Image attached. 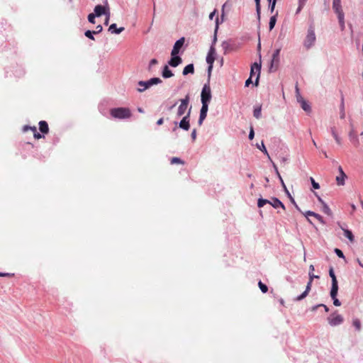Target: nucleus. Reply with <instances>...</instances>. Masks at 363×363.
I'll use <instances>...</instances> for the list:
<instances>
[{
    "instance_id": "f257e3e1",
    "label": "nucleus",
    "mask_w": 363,
    "mask_h": 363,
    "mask_svg": "<svg viewBox=\"0 0 363 363\" xmlns=\"http://www.w3.org/2000/svg\"><path fill=\"white\" fill-rule=\"evenodd\" d=\"M111 116L114 118L126 119L131 116L130 110L128 108H114L110 111Z\"/></svg>"
},
{
    "instance_id": "f03ea898",
    "label": "nucleus",
    "mask_w": 363,
    "mask_h": 363,
    "mask_svg": "<svg viewBox=\"0 0 363 363\" xmlns=\"http://www.w3.org/2000/svg\"><path fill=\"white\" fill-rule=\"evenodd\" d=\"M316 40V37L315 34L314 28L313 26H310L308 29L307 35L303 41V46L307 49H310L312 48Z\"/></svg>"
},
{
    "instance_id": "7ed1b4c3",
    "label": "nucleus",
    "mask_w": 363,
    "mask_h": 363,
    "mask_svg": "<svg viewBox=\"0 0 363 363\" xmlns=\"http://www.w3.org/2000/svg\"><path fill=\"white\" fill-rule=\"evenodd\" d=\"M162 82V81L159 77L151 78L147 81H139L138 84L140 87L138 88V91L143 92L151 86L160 84Z\"/></svg>"
},
{
    "instance_id": "20e7f679",
    "label": "nucleus",
    "mask_w": 363,
    "mask_h": 363,
    "mask_svg": "<svg viewBox=\"0 0 363 363\" xmlns=\"http://www.w3.org/2000/svg\"><path fill=\"white\" fill-rule=\"evenodd\" d=\"M189 96L186 95L184 99H182L180 100V105L178 107L177 112V116L181 117L183 115L185 114V113H187L188 110V106L189 104Z\"/></svg>"
},
{
    "instance_id": "39448f33",
    "label": "nucleus",
    "mask_w": 363,
    "mask_h": 363,
    "mask_svg": "<svg viewBox=\"0 0 363 363\" xmlns=\"http://www.w3.org/2000/svg\"><path fill=\"white\" fill-rule=\"evenodd\" d=\"M308 275H309V281L306 285L305 291L301 295H299L298 296H297L295 298V300L297 301H301L302 299H303L304 298H306L308 296L309 291H311L313 279L319 278V276H317L315 274H311V272L308 274Z\"/></svg>"
},
{
    "instance_id": "423d86ee",
    "label": "nucleus",
    "mask_w": 363,
    "mask_h": 363,
    "mask_svg": "<svg viewBox=\"0 0 363 363\" xmlns=\"http://www.w3.org/2000/svg\"><path fill=\"white\" fill-rule=\"evenodd\" d=\"M261 66H262L261 62L259 63L255 62L251 65L250 77H253L255 74H257L255 82V86H257L258 83H259V75H260V72H261Z\"/></svg>"
},
{
    "instance_id": "0eeeda50",
    "label": "nucleus",
    "mask_w": 363,
    "mask_h": 363,
    "mask_svg": "<svg viewBox=\"0 0 363 363\" xmlns=\"http://www.w3.org/2000/svg\"><path fill=\"white\" fill-rule=\"evenodd\" d=\"M94 16L100 17L102 15H106L110 12V8L108 5V2L106 0L105 5H96L94 9Z\"/></svg>"
},
{
    "instance_id": "6e6552de",
    "label": "nucleus",
    "mask_w": 363,
    "mask_h": 363,
    "mask_svg": "<svg viewBox=\"0 0 363 363\" xmlns=\"http://www.w3.org/2000/svg\"><path fill=\"white\" fill-rule=\"evenodd\" d=\"M328 321L330 325L337 326L343 323L344 318L341 315L333 313L328 318Z\"/></svg>"
},
{
    "instance_id": "1a4fd4ad",
    "label": "nucleus",
    "mask_w": 363,
    "mask_h": 363,
    "mask_svg": "<svg viewBox=\"0 0 363 363\" xmlns=\"http://www.w3.org/2000/svg\"><path fill=\"white\" fill-rule=\"evenodd\" d=\"M211 99V91L210 86L208 84H204L203 86L201 94V102L209 103Z\"/></svg>"
},
{
    "instance_id": "9d476101",
    "label": "nucleus",
    "mask_w": 363,
    "mask_h": 363,
    "mask_svg": "<svg viewBox=\"0 0 363 363\" xmlns=\"http://www.w3.org/2000/svg\"><path fill=\"white\" fill-rule=\"evenodd\" d=\"M191 107H190L186 113V114L183 117V118L181 120V121L179 123V127L184 130H189L190 128V114H191Z\"/></svg>"
},
{
    "instance_id": "9b49d317",
    "label": "nucleus",
    "mask_w": 363,
    "mask_h": 363,
    "mask_svg": "<svg viewBox=\"0 0 363 363\" xmlns=\"http://www.w3.org/2000/svg\"><path fill=\"white\" fill-rule=\"evenodd\" d=\"M281 48H278L274 50L272 58L271 60L270 69H272L274 67L276 69L278 67L279 62V54H280Z\"/></svg>"
},
{
    "instance_id": "f8f14e48",
    "label": "nucleus",
    "mask_w": 363,
    "mask_h": 363,
    "mask_svg": "<svg viewBox=\"0 0 363 363\" xmlns=\"http://www.w3.org/2000/svg\"><path fill=\"white\" fill-rule=\"evenodd\" d=\"M338 172H339V175H337L335 178L337 184L338 186H344L345 184V179L347 178V176L344 172L341 166H339Z\"/></svg>"
},
{
    "instance_id": "ddd939ff",
    "label": "nucleus",
    "mask_w": 363,
    "mask_h": 363,
    "mask_svg": "<svg viewBox=\"0 0 363 363\" xmlns=\"http://www.w3.org/2000/svg\"><path fill=\"white\" fill-rule=\"evenodd\" d=\"M304 216H306V218H307L308 221L311 223V224H313V223L311 222V220L308 218V216H313V218H315L321 224L324 225L325 224V222L323 219V218L313 212V211H307L304 213Z\"/></svg>"
},
{
    "instance_id": "4468645a",
    "label": "nucleus",
    "mask_w": 363,
    "mask_h": 363,
    "mask_svg": "<svg viewBox=\"0 0 363 363\" xmlns=\"http://www.w3.org/2000/svg\"><path fill=\"white\" fill-rule=\"evenodd\" d=\"M184 38H181L180 39L177 40L172 50L171 55H176L179 52L180 49L184 45Z\"/></svg>"
},
{
    "instance_id": "2eb2a0df",
    "label": "nucleus",
    "mask_w": 363,
    "mask_h": 363,
    "mask_svg": "<svg viewBox=\"0 0 363 363\" xmlns=\"http://www.w3.org/2000/svg\"><path fill=\"white\" fill-rule=\"evenodd\" d=\"M329 275L332 279V293L335 294L336 289H338V283L334 270L332 267L329 270Z\"/></svg>"
},
{
    "instance_id": "dca6fc26",
    "label": "nucleus",
    "mask_w": 363,
    "mask_h": 363,
    "mask_svg": "<svg viewBox=\"0 0 363 363\" xmlns=\"http://www.w3.org/2000/svg\"><path fill=\"white\" fill-rule=\"evenodd\" d=\"M215 55H216V49L213 45H211L209 51L208 52V55L206 56V62L207 64H213L215 61Z\"/></svg>"
},
{
    "instance_id": "f3484780",
    "label": "nucleus",
    "mask_w": 363,
    "mask_h": 363,
    "mask_svg": "<svg viewBox=\"0 0 363 363\" xmlns=\"http://www.w3.org/2000/svg\"><path fill=\"white\" fill-rule=\"evenodd\" d=\"M171 56H172V57L169 60V61L168 62V64L171 67H177L179 65H180L182 63V58L179 56H178L177 55H171Z\"/></svg>"
},
{
    "instance_id": "a211bd4d",
    "label": "nucleus",
    "mask_w": 363,
    "mask_h": 363,
    "mask_svg": "<svg viewBox=\"0 0 363 363\" xmlns=\"http://www.w3.org/2000/svg\"><path fill=\"white\" fill-rule=\"evenodd\" d=\"M333 9L336 14L344 13L341 6V0H333Z\"/></svg>"
},
{
    "instance_id": "6ab92c4d",
    "label": "nucleus",
    "mask_w": 363,
    "mask_h": 363,
    "mask_svg": "<svg viewBox=\"0 0 363 363\" xmlns=\"http://www.w3.org/2000/svg\"><path fill=\"white\" fill-rule=\"evenodd\" d=\"M124 30V27H120L117 28V26L116 23H112L108 29V32H110L112 34H120Z\"/></svg>"
},
{
    "instance_id": "aec40b11",
    "label": "nucleus",
    "mask_w": 363,
    "mask_h": 363,
    "mask_svg": "<svg viewBox=\"0 0 363 363\" xmlns=\"http://www.w3.org/2000/svg\"><path fill=\"white\" fill-rule=\"evenodd\" d=\"M269 205H271L274 208L281 207V208L285 209V206L283 203L277 198H272V201H270Z\"/></svg>"
},
{
    "instance_id": "412c9836",
    "label": "nucleus",
    "mask_w": 363,
    "mask_h": 363,
    "mask_svg": "<svg viewBox=\"0 0 363 363\" xmlns=\"http://www.w3.org/2000/svg\"><path fill=\"white\" fill-rule=\"evenodd\" d=\"M340 118L341 119H345V100L343 96L341 97L340 104Z\"/></svg>"
},
{
    "instance_id": "4be33fe9",
    "label": "nucleus",
    "mask_w": 363,
    "mask_h": 363,
    "mask_svg": "<svg viewBox=\"0 0 363 363\" xmlns=\"http://www.w3.org/2000/svg\"><path fill=\"white\" fill-rule=\"evenodd\" d=\"M162 75L164 78L167 79V78H169V77H172L173 76V73L169 69L168 66L167 65H165L164 67H163V70H162Z\"/></svg>"
},
{
    "instance_id": "5701e85b",
    "label": "nucleus",
    "mask_w": 363,
    "mask_h": 363,
    "mask_svg": "<svg viewBox=\"0 0 363 363\" xmlns=\"http://www.w3.org/2000/svg\"><path fill=\"white\" fill-rule=\"evenodd\" d=\"M337 18H338V21H339L340 29H341V30H343L345 29V14H344V13H340L339 14H337Z\"/></svg>"
},
{
    "instance_id": "b1692460",
    "label": "nucleus",
    "mask_w": 363,
    "mask_h": 363,
    "mask_svg": "<svg viewBox=\"0 0 363 363\" xmlns=\"http://www.w3.org/2000/svg\"><path fill=\"white\" fill-rule=\"evenodd\" d=\"M194 65L189 64L184 68L182 74L184 75H186L188 74H194Z\"/></svg>"
},
{
    "instance_id": "393cba45",
    "label": "nucleus",
    "mask_w": 363,
    "mask_h": 363,
    "mask_svg": "<svg viewBox=\"0 0 363 363\" xmlns=\"http://www.w3.org/2000/svg\"><path fill=\"white\" fill-rule=\"evenodd\" d=\"M39 128H40V130L43 133H48V130H49L48 125L44 121H40V123H39Z\"/></svg>"
},
{
    "instance_id": "a878e982",
    "label": "nucleus",
    "mask_w": 363,
    "mask_h": 363,
    "mask_svg": "<svg viewBox=\"0 0 363 363\" xmlns=\"http://www.w3.org/2000/svg\"><path fill=\"white\" fill-rule=\"evenodd\" d=\"M303 108L306 112H310L311 110V106L308 104V103L305 100L303 99L298 102Z\"/></svg>"
},
{
    "instance_id": "bb28decb",
    "label": "nucleus",
    "mask_w": 363,
    "mask_h": 363,
    "mask_svg": "<svg viewBox=\"0 0 363 363\" xmlns=\"http://www.w3.org/2000/svg\"><path fill=\"white\" fill-rule=\"evenodd\" d=\"M337 291H338V289H336V291H335V294H333L332 293V289L330 290V296L333 298V304L335 306H340L341 305L340 301L336 298V296L337 295Z\"/></svg>"
},
{
    "instance_id": "cd10ccee",
    "label": "nucleus",
    "mask_w": 363,
    "mask_h": 363,
    "mask_svg": "<svg viewBox=\"0 0 363 363\" xmlns=\"http://www.w3.org/2000/svg\"><path fill=\"white\" fill-rule=\"evenodd\" d=\"M277 16H278V13L276 12V13L274 14L269 19V28L270 30H272L275 26Z\"/></svg>"
},
{
    "instance_id": "c85d7f7f",
    "label": "nucleus",
    "mask_w": 363,
    "mask_h": 363,
    "mask_svg": "<svg viewBox=\"0 0 363 363\" xmlns=\"http://www.w3.org/2000/svg\"><path fill=\"white\" fill-rule=\"evenodd\" d=\"M344 231V235L351 242H353L354 241V237L350 230L347 229H343Z\"/></svg>"
},
{
    "instance_id": "c756f323",
    "label": "nucleus",
    "mask_w": 363,
    "mask_h": 363,
    "mask_svg": "<svg viewBox=\"0 0 363 363\" xmlns=\"http://www.w3.org/2000/svg\"><path fill=\"white\" fill-rule=\"evenodd\" d=\"M330 131H331V134L333 136V138H334L335 140L336 141V143L338 145H341V138L337 135V133L336 132V130H335V127L331 128Z\"/></svg>"
},
{
    "instance_id": "7c9ffc66",
    "label": "nucleus",
    "mask_w": 363,
    "mask_h": 363,
    "mask_svg": "<svg viewBox=\"0 0 363 363\" xmlns=\"http://www.w3.org/2000/svg\"><path fill=\"white\" fill-rule=\"evenodd\" d=\"M257 148H259V150H261V151H262L264 155H266L267 156V157L269 158V160L270 161H272L271 157H270V156H269V153H268V152H267V149H266V147H265V145H264V144L263 141L261 143V145H260L257 144Z\"/></svg>"
},
{
    "instance_id": "2f4dec72",
    "label": "nucleus",
    "mask_w": 363,
    "mask_h": 363,
    "mask_svg": "<svg viewBox=\"0 0 363 363\" xmlns=\"http://www.w3.org/2000/svg\"><path fill=\"white\" fill-rule=\"evenodd\" d=\"M260 1L261 0H255V5H256V13H257V19L259 21H260V14H261Z\"/></svg>"
},
{
    "instance_id": "473e14b6",
    "label": "nucleus",
    "mask_w": 363,
    "mask_h": 363,
    "mask_svg": "<svg viewBox=\"0 0 363 363\" xmlns=\"http://www.w3.org/2000/svg\"><path fill=\"white\" fill-rule=\"evenodd\" d=\"M269 203H270L269 200L265 199H262V198H259L258 199V201H257V206L259 208H262V207H263L266 204H269Z\"/></svg>"
},
{
    "instance_id": "72a5a7b5",
    "label": "nucleus",
    "mask_w": 363,
    "mask_h": 363,
    "mask_svg": "<svg viewBox=\"0 0 363 363\" xmlns=\"http://www.w3.org/2000/svg\"><path fill=\"white\" fill-rule=\"evenodd\" d=\"M218 18H216V28H215V32H214V36H213V41H212V45H215L216 41H217V30H218Z\"/></svg>"
},
{
    "instance_id": "f704fd0d",
    "label": "nucleus",
    "mask_w": 363,
    "mask_h": 363,
    "mask_svg": "<svg viewBox=\"0 0 363 363\" xmlns=\"http://www.w3.org/2000/svg\"><path fill=\"white\" fill-rule=\"evenodd\" d=\"M322 211L324 213H325L328 216L332 215V211L326 203H325L322 205Z\"/></svg>"
},
{
    "instance_id": "c9c22d12",
    "label": "nucleus",
    "mask_w": 363,
    "mask_h": 363,
    "mask_svg": "<svg viewBox=\"0 0 363 363\" xmlns=\"http://www.w3.org/2000/svg\"><path fill=\"white\" fill-rule=\"evenodd\" d=\"M352 325L357 331H359L362 328L361 322L357 318H355L352 320Z\"/></svg>"
},
{
    "instance_id": "e433bc0d",
    "label": "nucleus",
    "mask_w": 363,
    "mask_h": 363,
    "mask_svg": "<svg viewBox=\"0 0 363 363\" xmlns=\"http://www.w3.org/2000/svg\"><path fill=\"white\" fill-rule=\"evenodd\" d=\"M269 1V10L273 13L277 0H267Z\"/></svg>"
},
{
    "instance_id": "4c0bfd02",
    "label": "nucleus",
    "mask_w": 363,
    "mask_h": 363,
    "mask_svg": "<svg viewBox=\"0 0 363 363\" xmlns=\"http://www.w3.org/2000/svg\"><path fill=\"white\" fill-rule=\"evenodd\" d=\"M261 106L257 107L254 109L253 116L256 118L259 119L261 117Z\"/></svg>"
},
{
    "instance_id": "58836bf2",
    "label": "nucleus",
    "mask_w": 363,
    "mask_h": 363,
    "mask_svg": "<svg viewBox=\"0 0 363 363\" xmlns=\"http://www.w3.org/2000/svg\"><path fill=\"white\" fill-rule=\"evenodd\" d=\"M94 34H95V33H94V31H93V30H88L85 31V33H84V35H85L86 38H89V39H91V40H95V38H94Z\"/></svg>"
},
{
    "instance_id": "ea45409f",
    "label": "nucleus",
    "mask_w": 363,
    "mask_h": 363,
    "mask_svg": "<svg viewBox=\"0 0 363 363\" xmlns=\"http://www.w3.org/2000/svg\"><path fill=\"white\" fill-rule=\"evenodd\" d=\"M258 286L262 291V293H267L268 291V287L266 284H263L261 281H259Z\"/></svg>"
},
{
    "instance_id": "a19ab883",
    "label": "nucleus",
    "mask_w": 363,
    "mask_h": 363,
    "mask_svg": "<svg viewBox=\"0 0 363 363\" xmlns=\"http://www.w3.org/2000/svg\"><path fill=\"white\" fill-rule=\"evenodd\" d=\"M206 116H207V113L200 112L199 118V121H198V123L199 125H201L203 123V121L206 118Z\"/></svg>"
},
{
    "instance_id": "79ce46f5",
    "label": "nucleus",
    "mask_w": 363,
    "mask_h": 363,
    "mask_svg": "<svg viewBox=\"0 0 363 363\" xmlns=\"http://www.w3.org/2000/svg\"><path fill=\"white\" fill-rule=\"evenodd\" d=\"M201 104H202V106H201L200 112L207 113L208 110V103L201 102Z\"/></svg>"
},
{
    "instance_id": "37998d69",
    "label": "nucleus",
    "mask_w": 363,
    "mask_h": 363,
    "mask_svg": "<svg viewBox=\"0 0 363 363\" xmlns=\"http://www.w3.org/2000/svg\"><path fill=\"white\" fill-rule=\"evenodd\" d=\"M296 100H297V101H298V102H299L300 101H301V100L304 99L301 96V94H300L299 89H298V86H297V85L296 86Z\"/></svg>"
},
{
    "instance_id": "c03bdc74",
    "label": "nucleus",
    "mask_w": 363,
    "mask_h": 363,
    "mask_svg": "<svg viewBox=\"0 0 363 363\" xmlns=\"http://www.w3.org/2000/svg\"><path fill=\"white\" fill-rule=\"evenodd\" d=\"M96 16H94V13H89L88 15V21L89 23H92V24H94L96 22H95V18H96Z\"/></svg>"
},
{
    "instance_id": "a18cd8bd",
    "label": "nucleus",
    "mask_w": 363,
    "mask_h": 363,
    "mask_svg": "<svg viewBox=\"0 0 363 363\" xmlns=\"http://www.w3.org/2000/svg\"><path fill=\"white\" fill-rule=\"evenodd\" d=\"M171 164H184V162L179 157H172Z\"/></svg>"
},
{
    "instance_id": "49530a36",
    "label": "nucleus",
    "mask_w": 363,
    "mask_h": 363,
    "mask_svg": "<svg viewBox=\"0 0 363 363\" xmlns=\"http://www.w3.org/2000/svg\"><path fill=\"white\" fill-rule=\"evenodd\" d=\"M334 252L340 258L345 259V255L341 250L335 248Z\"/></svg>"
},
{
    "instance_id": "de8ad7c7",
    "label": "nucleus",
    "mask_w": 363,
    "mask_h": 363,
    "mask_svg": "<svg viewBox=\"0 0 363 363\" xmlns=\"http://www.w3.org/2000/svg\"><path fill=\"white\" fill-rule=\"evenodd\" d=\"M310 180L311 182V184L313 189H320V185L318 183H317L313 177L310 178Z\"/></svg>"
},
{
    "instance_id": "09e8293b",
    "label": "nucleus",
    "mask_w": 363,
    "mask_h": 363,
    "mask_svg": "<svg viewBox=\"0 0 363 363\" xmlns=\"http://www.w3.org/2000/svg\"><path fill=\"white\" fill-rule=\"evenodd\" d=\"M30 129H32L33 131L34 132V138H35L39 139L42 137V135L39 133L37 132L35 127L30 128Z\"/></svg>"
},
{
    "instance_id": "8fccbe9b",
    "label": "nucleus",
    "mask_w": 363,
    "mask_h": 363,
    "mask_svg": "<svg viewBox=\"0 0 363 363\" xmlns=\"http://www.w3.org/2000/svg\"><path fill=\"white\" fill-rule=\"evenodd\" d=\"M271 162H272L273 167H274V170L276 172V174H277V177H279V180H281L282 178H281V175H280V174H279V172L278 171V168H277V165L272 161H271Z\"/></svg>"
},
{
    "instance_id": "3c124183",
    "label": "nucleus",
    "mask_w": 363,
    "mask_h": 363,
    "mask_svg": "<svg viewBox=\"0 0 363 363\" xmlns=\"http://www.w3.org/2000/svg\"><path fill=\"white\" fill-rule=\"evenodd\" d=\"M157 60L156 59H152V60H150V64H149L148 69H149V70H150V69H151V68H152V67L153 65H157Z\"/></svg>"
},
{
    "instance_id": "603ef678",
    "label": "nucleus",
    "mask_w": 363,
    "mask_h": 363,
    "mask_svg": "<svg viewBox=\"0 0 363 363\" xmlns=\"http://www.w3.org/2000/svg\"><path fill=\"white\" fill-rule=\"evenodd\" d=\"M103 30V27L101 25H98L96 27V30H94V33L95 34H98V33H100L101 31Z\"/></svg>"
},
{
    "instance_id": "864d4df0",
    "label": "nucleus",
    "mask_w": 363,
    "mask_h": 363,
    "mask_svg": "<svg viewBox=\"0 0 363 363\" xmlns=\"http://www.w3.org/2000/svg\"><path fill=\"white\" fill-rule=\"evenodd\" d=\"M254 136H255L254 130H253V128H251L250 131V133H249V136H248V137H249V139H250V140H252V139H253V138H254Z\"/></svg>"
},
{
    "instance_id": "5fc2aeb1",
    "label": "nucleus",
    "mask_w": 363,
    "mask_h": 363,
    "mask_svg": "<svg viewBox=\"0 0 363 363\" xmlns=\"http://www.w3.org/2000/svg\"><path fill=\"white\" fill-rule=\"evenodd\" d=\"M280 182H281V186H283V188L284 189V191H286V193L287 194L290 195V194H289V191H288V189H287V188H286V185H285V184H284V181H283V179H281V180H280Z\"/></svg>"
},
{
    "instance_id": "6e6d98bb",
    "label": "nucleus",
    "mask_w": 363,
    "mask_h": 363,
    "mask_svg": "<svg viewBox=\"0 0 363 363\" xmlns=\"http://www.w3.org/2000/svg\"><path fill=\"white\" fill-rule=\"evenodd\" d=\"M191 138L193 140H195L196 138V130L194 129L191 134Z\"/></svg>"
},
{
    "instance_id": "4d7b16f0",
    "label": "nucleus",
    "mask_w": 363,
    "mask_h": 363,
    "mask_svg": "<svg viewBox=\"0 0 363 363\" xmlns=\"http://www.w3.org/2000/svg\"><path fill=\"white\" fill-rule=\"evenodd\" d=\"M208 77H210L211 74L212 69H213V64H208Z\"/></svg>"
},
{
    "instance_id": "13d9d810",
    "label": "nucleus",
    "mask_w": 363,
    "mask_h": 363,
    "mask_svg": "<svg viewBox=\"0 0 363 363\" xmlns=\"http://www.w3.org/2000/svg\"><path fill=\"white\" fill-rule=\"evenodd\" d=\"M105 16H106V19H105L104 24L105 25H108V21H109V18H110V16H111L110 12L108 13V14H106Z\"/></svg>"
},
{
    "instance_id": "bf43d9fd",
    "label": "nucleus",
    "mask_w": 363,
    "mask_h": 363,
    "mask_svg": "<svg viewBox=\"0 0 363 363\" xmlns=\"http://www.w3.org/2000/svg\"><path fill=\"white\" fill-rule=\"evenodd\" d=\"M252 78L251 77H250L246 81H245V86H248L251 83H252Z\"/></svg>"
},
{
    "instance_id": "052dcab7",
    "label": "nucleus",
    "mask_w": 363,
    "mask_h": 363,
    "mask_svg": "<svg viewBox=\"0 0 363 363\" xmlns=\"http://www.w3.org/2000/svg\"><path fill=\"white\" fill-rule=\"evenodd\" d=\"M216 14V10H214L213 12H211L210 14H209V19L210 20H213V18H214L215 15Z\"/></svg>"
},
{
    "instance_id": "680f3d73",
    "label": "nucleus",
    "mask_w": 363,
    "mask_h": 363,
    "mask_svg": "<svg viewBox=\"0 0 363 363\" xmlns=\"http://www.w3.org/2000/svg\"><path fill=\"white\" fill-rule=\"evenodd\" d=\"M307 0H298V4H300L301 6H304Z\"/></svg>"
},
{
    "instance_id": "e2e57ef3",
    "label": "nucleus",
    "mask_w": 363,
    "mask_h": 363,
    "mask_svg": "<svg viewBox=\"0 0 363 363\" xmlns=\"http://www.w3.org/2000/svg\"><path fill=\"white\" fill-rule=\"evenodd\" d=\"M304 6H301L300 4H298V6L296 11V14H298L301 12V11L303 9Z\"/></svg>"
},
{
    "instance_id": "0e129e2a",
    "label": "nucleus",
    "mask_w": 363,
    "mask_h": 363,
    "mask_svg": "<svg viewBox=\"0 0 363 363\" xmlns=\"http://www.w3.org/2000/svg\"><path fill=\"white\" fill-rule=\"evenodd\" d=\"M320 306H322V304H318V305H315V306H313V307L311 308V311H316V310H317V308H319V307H320Z\"/></svg>"
},
{
    "instance_id": "69168bd1",
    "label": "nucleus",
    "mask_w": 363,
    "mask_h": 363,
    "mask_svg": "<svg viewBox=\"0 0 363 363\" xmlns=\"http://www.w3.org/2000/svg\"><path fill=\"white\" fill-rule=\"evenodd\" d=\"M309 269H310V272L309 273L311 272V274H314V272H313L314 271V267L313 264H311L310 267H309Z\"/></svg>"
},
{
    "instance_id": "338daca9",
    "label": "nucleus",
    "mask_w": 363,
    "mask_h": 363,
    "mask_svg": "<svg viewBox=\"0 0 363 363\" xmlns=\"http://www.w3.org/2000/svg\"><path fill=\"white\" fill-rule=\"evenodd\" d=\"M163 121H164L163 118H160V119L157 121V124L158 125H162V124L163 123Z\"/></svg>"
},
{
    "instance_id": "774afa93",
    "label": "nucleus",
    "mask_w": 363,
    "mask_h": 363,
    "mask_svg": "<svg viewBox=\"0 0 363 363\" xmlns=\"http://www.w3.org/2000/svg\"><path fill=\"white\" fill-rule=\"evenodd\" d=\"M357 262H358L359 265L363 268V263L360 261L359 258L357 259Z\"/></svg>"
}]
</instances>
